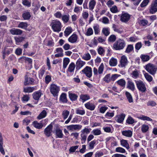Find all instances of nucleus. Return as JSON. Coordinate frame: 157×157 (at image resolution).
I'll list each match as a JSON object with an SVG mask.
<instances>
[{"label":"nucleus","instance_id":"f704fd0d","mask_svg":"<svg viewBox=\"0 0 157 157\" xmlns=\"http://www.w3.org/2000/svg\"><path fill=\"white\" fill-rule=\"evenodd\" d=\"M69 62L70 59L68 58H66L63 59V68L65 69L67 67Z\"/></svg>","mask_w":157,"mask_h":157},{"label":"nucleus","instance_id":"e433bc0d","mask_svg":"<svg viewBox=\"0 0 157 157\" xmlns=\"http://www.w3.org/2000/svg\"><path fill=\"white\" fill-rule=\"evenodd\" d=\"M69 113V111L67 110H63V111L62 115L64 120H65L67 118Z\"/></svg>","mask_w":157,"mask_h":157},{"label":"nucleus","instance_id":"4468645a","mask_svg":"<svg viewBox=\"0 0 157 157\" xmlns=\"http://www.w3.org/2000/svg\"><path fill=\"white\" fill-rule=\"evenodd\" d=\"M55 135H56V138H62L63 136V134L62 131L59 128H57L55 130Z\"/></svg>","mask_w":157,"mask_h":157},{"label":"nucleus","instance_id":"393cba45","mask_svg":"<svg viewBox=\"0 0 157 157\" xmlns=\"http://www.w3.org/2000/svg\"><path fill=\"white\" fill-rule=\"evenodd\" d=\"M121 144L124 147H125L127 149H128L129 148V146L128 141L125 140H122L121 141Z\"/></svg>","mask_w":157,"mask_h":157},{"label":"nucleus","instance_id":"6e6552de","mask_svg":"<svg viewBox=\"0 0 157 157\" xmlns=\"http://www.w3.org/2000/svg\"><path fill=\"white\" fill-rule=\"evenodd\" d=\"M52 127V125L50 124L45 129L44 133L47 137H49L51 135Z\"/></svg>","mask_w":157,"mask_h":157},{"label":"nucleus","instance_id":"0e129e2a","mask_svg":"<svg viewBox=\"0 0 157 157\" xmlns=\"http://www.w3.org/2000/svg\"><path fill=\"white\" fill-rule=\"evenodd\" d=\"M140 119L143 120H147V121H152V119L149 117L143 116L141 117H140Z\"/></svg>","mask_w":157,"mask_h":157},{"label":"nucleus","instance_id":"a18cd8bd","mask_svg":"<svg viewBox=\"0 0 157 157\" xmlns=\"http://www.w3.org/2000/svg\"><path fill=\"white\" fill-rule=\"evenodd\" d=\"M150 0H144L140 5L141 7L143 8L146 6L148 4Z\"/></svg>","mask_w":157,"mask_h":157},{"label":"nucleus","instance_id":"8fccbe9b","mask_svg":"<svg viewBox=\"0 0 157 157\" xmlns=\"http://www.w3.org/2000/svg\"><path fill=\"white\" fill-rule=\"evenodd\" d=\"M92 133L95 136L100 135L101 133V131L100 129H96L93 130L92 131Z\"/></svg>","mask_w":157,"mask_h":157},{"label":"nucleus","instance_id":"3c124183","mask_svg":"<svg viewBox=\"0 0 157 157\" xmlns=\"http://www.w3.org/2000/svg\"><path fill=\"white\" fill-rule=\"evenodd\" d=\"M93 28L95 34H98L100 32L99 25H96L93 27Z\"/></svg>","mask_w":157,"mask_h":157},{"label":"nucleus","instance_id":"c9c22d12","mask_svg":"<svg viewBox=\"0 0 157 157\" xmlns=\"http://www.w3.org/2000/svg\"><path fill=\"white\" fill-rule=\"evenodd\" d=\"M140 57L143 62L147 61L150 59L149 56L147 55H142Z\"/></svg>","mask_w":157,"mask_h":157},{"label":"nucleus","instance_id":"37998d69","mask_svg":"<svg viewBox=\"0 0 157 157\" xmlns=\"http://www.w3.org/2000/svg\"><path fill=\"white\" fill-rule=\"evenodd\" d=\"M132 74V77L134 78H136L139 77V73L137 70L133 71Z\"/></svg>","mask_w":157,"mask_h":157},{"label":"nucleus","instance_id":"a211bd4d","mask_svg":"<svg viewBox=\"0 0 157 157\" xmlns=\"http://www.w3.org/2000/svg\"><path fill=\"white\" fill-rule=\"evenodd\" d=\"M78 39V36L76 34H73L68 38V41L72 43L76 42Z\"/></svg>","mask_w":157,"mask_h":157},{"label":"nucleus","instance_id":"ddd939ff","mask_svg":"<svg viewBox=\"0 0 157 157\" xmlns=\"http://www.w3.org/2000/svg\"><path fill=\"white\" fill-rule=\"evenodd\" d=\"M82 127V126L79 124L71 125L67 126V128L70 130L72 131L73 130H79Z\"/></svg>","mask_w":157,"mask_h":157},{"label":"nucleus","instance_id":"6e6d98bb","mask_svg":"<svg viewBox=\"0 0 157 157\" xmlns=\"http://www.w3.org/2000/svg\"><path fill=\"white\" fill-rule=\"evenodd\" d=\"M104 68V66L103 63H101L98 69V72L99 74H101L102 73Z\"/></svg>","mask_w":157,"mask_h":157},{"label":"nucleus","instance_id":"72a5a7b5","mask_svg":"<svg viewBox=\"0 0 157 157\" xmlns=\"http://www.w3.org/2000/svg\"><path fill=\"white\" fill-rule=\"evenodd\" d=\"M102 33L105 36H108L110 34V32L108 28H104L102 30Z\"/></svg>","mask_w":157,"mask_h":157},{"label":"nucleus","instance_id":"f3484780","mask_svg":"<svg viewBox=\"0 0 157 157\" xmlns=\"http://www.w3.org/2000/svg\"><path fill=\"white\" fill-rule=\"evenodd\" d=\"M127 88L132 91L134 90L135 89V85L133 82L131 80H128L127 82Z\"/></svg>","mask_w":157,"mask_h":157},{"label":"nucleus","instance_id":"f257e3e1","mask_svg":"<svg viewBox=\"0 0 157 157\" xmlns=\"http://www.w3.org/2000/svg\"><path fill=\"white\" fill-rule=\"evenodd\" d=\"M51 25L53 31L57 32L60 31L62 27L61 23L58 20L53 21L51 23Z\"/></svg>","mask_w":157,"mask_h":157},{"label":"nucleus","instance_id":"412c9836","mask_svg":"<svg viewBox=\"0 0 157 157\" xmlns=\"http://www.w3.org/2000/svg\"><path fill=\"white\" fill-rule=\"evenodd\" d=\"M85 63L80 59H78L76 62V68L79 69L82 67L85 64Z\"/></svg>","mask_w":157,"mask_h":157},{"label":"nucleus","instance_id":"bf43d9fd","mask_svg":"<svg viewBox=\"0 0 157 157\" xmlns=\"http://www.w3.org/2000/svg\"><path fill=\"white\" fill-rule=\"evenodd\" d=\"M96 143L95 140H93L91 141L89 144V149H92L94 148V145Z\"/></svg>","mask_w":157,"mask_h":157},{"label":"nucleus","instance_id":"e2e57ef3","mask_svg":"<svg viewBox=\"0 0 157 157\" xmlns=\"http://www.w3.org/2000/svg\"><path fill=\"white\" fill-rule=\"evenodd\" d=\"M76 113L78 114L83 115L85 113V111L84 110H81L77 109L76 111Z\"/></svg>","mask_w":157,"mask_h":157},{"label":"nucleus","instance_id":"774afa93","mask_svg":"<svg viewBox=\"0 0 157 157\" xmlns=\"http://www.w3.org/2000/svg\"><path fill=\"white\" fill-rule=\"evenodd\" d=\"M148 23V21L146 20H142L140 21V24L142 26H144L146 25Z\"/></svg>","mask_w":157,"mask_h":157},{"label":"nucleus","instance_id":"aec40b11","mask_svg":"<svg viewBox=\"0 0 157 157\" xmlns=\"http://www.w3.org/2000/svg\"><path fill=\"white\" fill-rule=\"evenodd\" d=\"M59 100L63 103H66L67 101L66 93H63L60 96Z\"/></svg>","mask_w":157,"mask_h":157},{"label":"nucleus","instance_id":"9d476101","mask_svg":"<svg viewBox=\"0 0 157 157\" xmlns=\"http://www.w3.org/2000/svg\"><path fill=\"white\" fill-rule=\"evenodd\" d=\"M125 117V114L121 113L120 115L117 116L115 118L116 121L119 123H122Z\"/></svg>","mask_w":157,"mask_h":157},{"label":"nucleus","instance_id":"7ed1b4c3","mask_svg":"<svg viewBox=\"0 0 157 157\" xmlns=\"http://www.w3.org/2000/svg\"><path fill=\"white\" fill-rule=\"evenodd\" d=\"M136 86L138 90L142 93L145 92L146 88L145 84L141 80L135 81Z\"/></svg>","mask_w":157,"mask_h":157},{"label":"nucleus","instance_id":"c756f323","mask_svg":"<svg viewBox=\"0 0 157 157\" xmlns=\"http://www.w3.org/2000/svg\"><path fill=\"white\" fill-rule=\"evenodd\" d=\"M80 99L83 102L85 101L90 99V96L87 94H82L80 96Z\"/></svg>","mask_w":157,"mask_h":157},{"label":"nucleus","instance_id":"a878e982","mask_svg":"<svg viewBox=\"0 0 157 157\" xmlns=\"http://www.w3.org/2000/svg\"><path fill=\"white\" fill-rule=\"evenodd\" d=\"M75 68V65L74 63L72 62L71 63L68 67L67 71L71 73L74 72Z\"/></svg>","mask_w":157,"mask_h":157},{"label":"nucleus","instance_id":"338daca9","mask_svg":"<svg viewBox=\"0 0 157 157\" xmlns=\"http://www.w3.org/2000/svg\"><path fill=\"white\" fill-rule=\"evenodd\" d=\"M22 4L25 6L29 7L31 6V3L27 0H24L22 1Z\"/></svg>","mask_w":157,"mask_h":157},{"label":"nucleus","instance_id":"6ab92c4d","mask_svg":"<svg viewBox=\"0 0 157 157\" xmlns=\"http://www.w3.org/2000/svg\"><path fill=\"white\" fill-rule=\"evenodd\" d=\"M121 133L123 136L128 137H131L132 135V132L130 130L123 131Z\"/></svg>","mask_w":157,"mask_h":157},{"label":"nucleus","instance_id":"052dcab7","mask_svg":"<svg viewBox=\"0 0 157 157\" xmlns=\"http://www.w3.org/2000/svg\"><path fill=\"white\" fill-rule=\"evenodd\" d=\"M134 122V120L131 117H128L126 120V122L130 124H132Z\"/></svg>","mask_w":157,"mask_h":157},{"label":"nucleus","instance_id":"79ce46f5","mask_svg":"<svg viewBox=\"0 0 157 157\" xmlns=\"http://www.w3.org/2000/svg\"><path fill=\"white\" fill-rule=\"evenodd\" d=\"M72 30L71 27L67 28L64 32L65 36H68L72 32Z\"/></svg>","mask_w":157,"mask_h":157},{"label":"nucleus","instance_id":"f8f14e48","mask_svg":"<svg viewBox=\"0 0 157 157\" xmlns=\"http://www.w3.org/2000/svg\"><path fill=\"white\" fill-rule=\"evenodd\" d=\"M130 15L128 13L122 14L121 16V20L122 22H127L130 18Z\"/></svg>","mask_w":157,"mask_h":157},{"label":"nucleus","instance_id":"bb28decb","mask_svg":"<svg viewBox=\"0 0 157 157\" xmlns=\"http://www.w3.org/2000/svg\"><path fill=\"white\" fill-rule=\"evenodd\" d=\"M96 2L94 0H91L89 2V8L90 10L92 11L94 9Z\"/></svg>","mask_w":157,"mask_h":157},{"label":"nucleus","instance_id":"2eb2a0df","mask_svg":"<svg viewBox=\"0 0 157 157\" xmlns=\"http://www.w3.org/2000/svg\"><path fill=\"white\" fill-rule=\"evenodd\" d=\"M86 108L88 109L93 110L94 109L95 106L94 105L90 102H88L85 104Z\"/></svg>","mask_w":157,"mask_h":157},{"label":"nucleus","instance_id":"69168bd1","mask_svg":"<svg viewBox=\"0 0 157 157\" xmlns=\"http://www.w3.org/2000/svg\"><path fill=\"white\" fill-rule=\"evenodd\" d=\"M98 53L100 55H102L105 52V50L101 47H100L98 49Z\"/></svg>","mask_w":157,"mask_h":157},{"label":"nucleus","instance_id":"20e7f679","mask_svg":"<svg viewBox=\"0 0 157 157\" xmlns=\"http://www.w3.org/2000/svg\"><path fill=\"white\" fill-rule=\"evenodd\" d=\"M145 68L148 72L152 75H154L156 73L157 70L155 66L151 63H149L146 65Z\"/></svg>","mask_w":157,"mask_h":157},{"label":"nucleus","instance_id":"603ef678","mask_svg":"<svg viewBox=\"0 0 157 157\" xmlns=\"http://www.w3.org/2000/svg\"><path fill=\"white\" fill-rule=\"evenodd\" d=\"M112 28L113 29L114 31L117 32L118 33H121L122 32L121 31L117 28V26L115 24H113Z\"/></svg>","mask_w":157,"mask_h":157},{"label":"nucleus","instance_id":"4be33fe9","mask_svg":"<svg viewBox=\"0 0 157 157\" xmlns=\"http://www.w3.org/2000/svg\"><path fill=\"white\" fill-rule=\"evenodd\" d=\"M69 97L71 101H74L77 100L78 96L75 94L69 93Z\"/></svg>","mask_w":157,"mask_h":157},{"label":"nucleus","instance_id":"49530a36","mask_svg":"<svg viewBox=\"0 0 157 157\" xmlns=\"http://www.w3.org/2000/svg\"><path fill=\"white\" fill-rule=\"evenodd\" d=\"M62 20L65 23H67L69 18V15H64L62 17Z\"/></svg>","mask_w":157,"mask_h":157},{"label":"nucleus","instance_id":"dca6fc26","mask_svg":"<svg viewBox=\"0 0 157 157\" xmlns=\"http://www.w3.org/2000/svg\"><path fill=\"white\" fill-rule=\"evenodd\" d=\"M42 93L40 91L34 92L32 94L33 98L36 100H39L41 96Z\"/></svg>","mask_w":157,"mask_h":157},{"label":"nucleus","instance_id":"09e8293b","mask_svg":"<svg viewBox=\"0 0 157 157\" xmlns=\"http://www.w3.org/2000/svg\"><path fill=\"white\" fill-rule=\"evenodd\" d=\"M25 39L23 37H15L14 39L16 44L17 43H19L22 42Z\"/></svg>","mask_w":157,"mask_h":157},{"label":"nucleus","instance_id":"680f3d73","mask_svg":"<svg viewBox=\"0 0 157 157\" xmlns=\"http://www.w3.org/2000/svg\"><path fill=\"white\" fill-rule=\"evenodd\" d=\"M93 34V30L92 29L90 28H89L87 30L86 33V35L87 36H90L92 35Z\"/></svg>","mask_w":157,"mask_h":157},{"label":"nucleus","instance_id":"4d7b16f0","mask_svg":"<svg viewBox=\"0 0 157 157\" xmlns=\"http://www.w3.org/2000/svg\"><path fill=\"white\" fill-rule=\"evenodd\" d=\"M78 146H75L71 147L69 149L70 152H75L76 150L78 148Z\"/></svg>","mask_w":157,"mask_h":157},{"label":"nucleus","instance_id":"a19ab883","mask_svg":"<svg viewBox=\"0 0 157 157\" xmlns=\"http://www.w3.org/2000/svg\"><path fill=\"white\" fill-rule=\"evenodd\" d=\"M110 74H107L103 78V80L107 83H109L111 81Z\"/></svg>","mask_w":157,"mask_h":157},{"label":"nucleus","instance_id":"58836bf2","mask_svg":"<svg viewBox=\"0 0 157 157\" xmlns=\"http://www.w3.org/2000/svg\"><path fill=\"white\" fill-rule=\"evenodd\" d=\"M116 39V36L114 34L111 35L108 39V41L109 42H113Z\"/></svg>","mask_w":157,"mask_h":157},{"label":"nucleus","instance_id":"13d9d810","mask_svg":"<svg viewBox=\"0 0 157 157\" xmlns=\"http://www.w3.org/2000/svg\"><path fill=\"white\" fill-rule=\"evenodd\" d=\"M81 132L83 134L86 135L90 133V130L89 129L85 128L81 130Z\"/></svg>","mask_w":157,"mask_h":157},{"label":"nucleus","instance_id":"cd10ccee","mask_svg":"<svg viewBox=\"0 0 157 157\" xmlns=\"http://www.w3.org/2000/svg\"><path fill=\"white\" fill-rule=\"evenodd\" d=\"M35 90L34 87H25L24 88V92L25 93H31Z\"/></svg>","mask_w":157,"mask_h":157},{"label":"nucleus","instance_id":"c03bdc74","mask_svg":"<svg viewBox=\"0 0 157 157\" xmlns=\"http://www.w3.org/2000/svg\"><path fill=\"white\" fill-rule=\"evenodd\" d=\"M149 127L146 124H143L142 126L141 130L143 132H146L148 130Z\"/></svg>","mask_w":157,"mask_h":157},{"label":"nucleus","instance_id":"b1692460","mask_svg":"<svg viewBox=\"0 0 157 157\" xmlns=\"http://www.w3.org/2000/svg\"><path fill=\"white\" fill-rule=\"evenodd\" d=\"M47 114V113L46 110H43L37 117V119L39 120L41 119L46 117Z\"/></svg>","mask_w":157,"mask_h":157},{"label":"nucleus","instance_id":"ea45409f","mask_svg":"<svg viewBox=\"0 0 157 157\" xmlns=\"http://www.w3.org/2000/svg\"><path fill=\"white\" fill-rule=\"evenodd\" d=\"M144 77L149 82H151L153 80L152 77L147 73H145L144 74Z\"/></svg>","mask_w":157,"mask_h":157},{"label":"nucleus","instance_id":"864d4df0","mask_svg":"<svg viewBox=\"0 0 157 157\" xmlns=\"http://www.w3.org/2000/svg\"><path fill=\"white\" fill-rule=\"evenodd\" d=\"M82 58L86 60H88L90 59L91 56L90 54L88 53L85 54Z\"/></svg>","mask_w":157,"mask_h":157},{"label":"nucleus","instance_id":"4c0bfd02","mask_svg":"<svg viewBox=\"0 0 157 157\" xmlns=\"http://www.w3.org/2000/svg\"><path fill=\"white\" fill-rule=\"evenodd\" d=\"M117 83L118 85L122 87L124 86L126 84L125 81L123 79H121L117 81Z\"/></svg>","mask_w":157,"mask_h":157},{"label":"nucleus","instance_id":"423d86ee","mask_svg":"<svg viewBox=\"0 0 157 157\" xmlns=\"http://www.w3.org/2000/svg\"><path fill=\"white\" fill-rule=\"evenodd\" d=\"M149 12L152 14L157 12V0H154L151 3L149 7Z\"/></svg>","mask_w":157,"mask_h":157},{"label":"nucleus","instance_id":"7c9ffc66","mask_svg":"<svg viewBox=\"0 0 157 157\" xmlns=\"http://www.w3.org/2000/svg\"><path fill=\"white\" fill-rule=\"evenodd\" d=\"M31 17L30 13L29 12H24L22 14V17L25 20H29Z\"/></svg>","mask_w":157,"mask_h":157},{"label":"nucleus","instance_id":"2f4dec72","mask_svg":"<svg viewBox=\"0 0 157 157\" xmlns=\"http://www.w3.org/2000/svg\"><path fill=\"white\" fill-rule=\"evenodd\" d=\"M28 26L26 22H21L18 25V27L22 29H26Z\"/></svg>","mask_w":157,"mask_h":157},{"label":"nucleus","instance_id":"1a4fd4ad","mask_svg":"<svg viewBox=\"0 0 157 157\" xmlns=\"http://www.w3.org/2000/svg\"><path fill=\"white\" fill-rule=\"evenodd\" d=\"M10 32L13 35H20L22 33V31L21 30L15 29V28H12L10 30Z\"/></svg>","mask_w":157,"mask_h":157},{"label":"nucleus","instance_id":"de8ad7c7","mask_svg":"<svg viewBox=\"0 0 157 157\" xmlns=\"http://www.w3.org/2000/svg\"><path fill=\"white\" fill-rule=\"evenodd\" d=\"M133 49V47L132 45L130 44L127 46L125 50V52L129 53L131 52Z\"/></svg>","mask_w":157,"mask_h":157},{"label":"nucleus","instance_id":"f03ea898","mask_svg":"<svg viewBox=\"0 0 157 157\" xmlns=\"http://www.w3.org/2000/svg\"><path fill=\"white\" fill-rule=\"evenodd\" d=\"M125 45V41L121 39L118 40L113 44V48L117 50L122 49Z\"/></svg>","mask_w":157,"mask_h":157},{"label":"nucleus","instance_id":"0eeeda50","mask_svg":"<svg viewBox=\"0 0 157 157\" xmlns=\"http://www.w3.org/2000/svg\"><path fill=\"white\" fill-rule=\"evenodd\" d=\"M82 71L85 74L88 78H90L92 75V70L91 68L89 67H86Z\"/></svg>","mask_w":157,"mask_h":157},{"label":"nucleus","instance_id":"5701e85b","mask_svg":"<svg viewBox=\"0 0 157 157\" xmlns=\"http://www.w3.org/2000/svg\"><path fill=\"white\" fill-rule=\"evenodd\" d=\"M109 64L111 66H115L117 64V59L113 57H112L109 61Z\"/></svg>","mask_w":157,"mask_h":157},{"label":"nucleus","instance_id":"39448f33","mask_svg":"<svg viewBox=\"0 0 157 157\" xmlns=\"http://www.w3.org/2000/svg\"><path fill=\"white\" fill-rule=\"evenodd\" d=\"M59 90V87L55 84H52L50 85V91L53 96H57Z\"/></svg>","mask_w":157,"mask_h":157},{"label":"nucleus","instance_id":"c85d7f7f","mask_svg":"<svg viewBox=\"0 0 157 157\" xmlns=\"http://www.w3.org/2000/svg\"><path fill=\"white\" fill-rule=\"evenodd\" d=\"M34 126L36 128L40 129L43 127V125L41 123H38L36 121H35L33 122Z\"/></svg>","mask_w":157,"mask_h":157},{"label":"nucleus","instance_id":"5fc2aeb1","mask_svg":"<svg viewBox=\"0 0 157 157\" xmlns=\"http://www.w3.org/2000/svg\"><path fill=\"white\" fill-rule=\"evenodd\" d=\"M116 151L117 152H120L122 153H124L125 152V150L122 147H117L116 148Z\"/></svg>","mask_w":157,"mask_h":157},{"label":"nucleus","instance_id":"473e14b6","mask_svg":"<svg viewBox=\"0 0 157 157\" xmlns=\"http://www.w3.org/2000/svg\"><path fill=\"white\" fill-rule=\"evenodd\" d=\"M125 95L128 102L129 103L133 102V99L131 94L129 92L126 91L125 92Z\"/></svg>","mask_w":157,"mask_h":157},{"label":"nucleus","instance_id":"9b49d317","mask_svg":"<svg viewBox=\"0 0 157 157\" xmlns=\"http://www.w3.org/2000/svg\"><path fill=\"white\" fill-rule=\"evenodd\" d=\"M121 67H125L128 64V61L126 57L123 55L121 58Z\"/></svg>","mask_w":157,"mask_h":157}]
</instances>
